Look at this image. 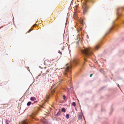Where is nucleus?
Wrapping results in <instances>:
<instances>
[{
    "label": "nucleus",
    "mask_w": 124,
    "mask_h": 124,
    "mask_svg": "<svg viewBox=\"0 0 124 124\" xmlns=\"http://www.w3.org/2000/svg\"><path fill=\"white\" fill-rule=\"evenodd\" d=\"M82 53L86 57H89V56L93 54L91 48L90 47L86 48L81 50Z\"/></svg>",
    "instance_id": "nucleus-1"
},
{
    "label": "nucleus",
    "mask_w": 124,
    "mask_h": 124,
    "mask_svg": "<svg viewBox=\"0 0 124 124\" xmlns=\"http://www.w3.org/2000/svg\"><path fill=\"white\" fill-rule=\"evenodd\" d=\"M71 68V67L69 66L67 67L65 69L66 71V72L70 71V69Z\"/></svg>",
    "instance_id": "nucleus-2"
},
{
    "label": "nucleus",
    "mask_w": 124,
    "mask_h": 124,
    "mask_svg": "<svg viewBox=\"0 0 124 124\" xmlns=\"http://www.w3.org/2000/svg\"><path fill=\"white\" fill-rule=\"evenodd\" d=\"M87 8L86 7L85 8H84L83 12L84 14H85L87 12Z\"/></svg>",
    "instance_id": "nucleus-3"
},
{
    "label": "nucleus",
    "mask_w": 124,
    "mask_h": 124,
    "mask_svg": "<svg viewBox=\"0 0 124 124\" xmlns=\"http://www.w3.org/2000/svg\"><path fill=\"white\" fill-rule=\"evenodd\" d=\"M82 114H79L78 115V119H81L82 118Z\"/></svg>",
    "instance_id": "nucleus-4"
},
{
    "label": "nucleus",
    "mask_w": 124,
    "mask_h": 124,
    "mask_svg": "<svg viewBox=\"0 0 124 124\" xmlns=\"http://www.w3.org/2000/svg\"><path fill=\"white\" fill-rule=\"evenodd\" d=\"M100 47L99 45H96L95 46L94 48V50H97Z\"/></svg>",
    "instance_id": "nucleus-5"
},
{
    "label": "nucleus",
    "mask_w": 124,
    "mask_h": 124,
    "mask_svg": "<svg viewBox=\"0 0 124 124\" xmlns=\"http://www.w3.org/2000/svg\"><path fill=\"white\" fill-rule=\"evenodd\" d=\"M27 123L25 120L23 121H22L21 123H20V124H27Z\"/></svg>",
    "instance_id": "nucleus-6"
},
{
    "label": "nucleus",
    "mask_w": 124,
    "mask_h": 124,
    "mask_svg": "<svg viewBox=\"0 0 124 124\" xmlns=\"http://www.w3.org/2000/svg\"><path fill=\"white\" fill-rule=\"evenodd\" d=\"M60 114V110L59 109V111L57 113V114L56 115V116H59Z\"/></svg>",
    "instance_id": "nucleus-7"
},
{
    "label": "nucleus",
    "mask_w": 124,
    "mask_h": 124,
    "mask_svg": "<svg viewBox=\"0 0 124 124\" xmlns=\"http://www.w3.org/2000/svg\"><path fill=\"white\" fill-rule=\"evenodd\" d=\"M72 62L74 63L75 64H76L77 63V62L76 60L75 59H74L72 61Z\"/></svg>",
    "instance_id": "nucleus-8"
},
{
    "label": "nucleus",
    "mask_w": 124,
    "mask_h": 124,
    "mask_svg": "<svg viewBox=\"0 0 124 124\" xmlns=\"http://www.w3.org/2000/svg\"><path fill=\"white\" fill-rule=\"evenodd\" d=\"M62 111L63 112H66V109L64 108H63L62 110Z\"/></svg>",
    "instance_id": "nucleus-9"
},
{
    "label": "nucleus",
    "mask_w": 124,
    "mask_h": 124,
    "mask_svg": "<svg viewBox=\"0 0 124 124\" xmlns=\"http://www.w3.org/2000/svg\"><path fill=\"white\" fill-rule=\"evenodd\" d=\"M49 72V71L48 70H46V72L45 73L43 74L44 75L45 74V75L47 73V72ZM45 77H46L45 75V78H46Z\"/></svg>",
    "instance_id": "nucleus-10"
},
{
    "label": "nucleus",
    "mask_w": 124,
    "mask_h": 124,
    "mask_svg": "<svg viewBox=\"0 0 124 124\" xmlns=\"http://www.w3.org/2000/svg\"><path fill=\"white\" fill-rule=\"evenodd\" d=\"M30 99L31 101H33L35 100V98L34 97H31Z\"/></svg>",
    "instance_id": "nucleus-11"
},
{
    "label": "nucleus",
    "mask_w": 124,
    "mask_h": 124,
    "mask_svg": "<svg viewBox=\"0 0 124 124\" xmlns=\"http://www.w3.org/2000/svg\"><path fill=\"white\" fill-rule=\"evenodd\" d=\"M69 114H67L66 115V117L67 119H68L69 117Z\"/></svg>",
    "instance_id": "nucleus-12"
},
{
    "label": "nucleus",
    "mask_w": 124,
    "mask_h": 124,
    "mask_svg": "<svg viewBox=\"0 0 124 124\" xmlns=\"http://www.w3.org/2000/svg\"><path fill=\"white\" fill-rule=\"evenodd\" d=\"M49 61H47V60H46L45 61V64L48 65V64L47 63V62H48Z\"/></svg>",
    "instance_id": "nucleus-13"
},
{
    "label": "nucleus",
    "mask_w": 124,
    "mask_h": 124,
    "mask_svg": "<svg viewBox=\"0 0 124 124\" xmlns=\"http://www.w3.org/2000/svg\"><path fill=\"white\" fill-rule=\"evenodd\" d=\"M31 102L30 101L27 104V105L28 106H29L31 104Z\"/></svg>",
    "instance_id": "nucleus-14"
},
{
    "label": "nucleus",
    "mask_w": 124,
    "mask_h": 124,
    "mask_svg": "<svg viewBox=\"0 0 124 124\" xmlns=\"http://www.w3.org/2000/svg\"><path fill=\"white\" fill-rule=\"evenodd\" d=\"M72 105H73L74 107L76 106V104L74 102H73Z\"/></svg>",
    "instance_id": "nucleus-15"
},
{
    "label": "nucleus",
    "mask_w": 124,
    "mask_h": 124,
    "mask_svg": "<svg viewBox=\"0 0 124 124\" xmlns=\"http://www.w3.org/2000/svg\"><path fill=\"white\" fill-rule=\"evenodd\" d=\"M78 30L79 31H81L82 30V28H80L79 29H78Z\"/></svg>",
    "instance_id": "nucleus-16"
},
{
    "label": "nucleus",
    "mask_w": 124,
    "mask_h": 124,
    "mask_svg": "<svg viewBox=\"0 0 124 124\" xmlns=\"http://www.w3.org/2000/svg\"><path fill=\"white\" fill-rule=\"evenodd\" d=\"M63 99L65 100V96L64 95H63Z\"/></svg>",
    "instance_id": "nucleus-17"
},
{
    "label": "nucleus",
    "mask_w": 124,
    "mask_h": 124,
    "mask_svg": "<svg viewBox=\"0 0 124 124\" xmlns=\"http://www.w3.org/2000/svg\"><path fill=\"white\" fill-rule=\"evenodd\" d=\"M58 53H60V54H61V55L62 54V53L61 52H60V51H59V52H58Z\"/></svg>",
    "instance_id": "nucleus-18"
},
{
    "label": "nucleus",
    "mask_w": 124,
    "mask_h": 124,
    "mask_svg": "<svg viewBox=\"0 0 124 124\" xmlns=\"http://www.w3.org/2000/svg\"><path fill=\"white\" fill-rule=\"evenodd\" d=\"M93 75V74H91V75H90V77H91Z\"/></svg>",
    "instance_id": "nucleus-19"
},
{
    "label": "nucleus",
    "mask_w": 124,
    "mask_h": 124,
    "mask_svg": "<svg viewBox=\"0 0 124 124\" xmlns=\"http://www.w3.org/2000/svg\"><path fill=\"white\" fill-rule=\"evenodd\" d=\"M32 30H31V29H30L29 31V32H30V31H31Z\"/></svg>",
    "instance_id": "nucleus-20"
},
{
    "label": "nucleus",
    "mask_w": 124,
    "mask_h": 124,
    "mask_svg": "<svg viewBox=\"0 0 124 124\" xmlns=\"http://www.w3.org/2000/svg\"><path fill=\"white\" fill-rule=\"evenodd\" d=\"M87 37L88 38H89V37L88 36V35H87Z\"/></svg>",
    "instance_id": "nucleus-21"
},
{
    "label": "nucleus",
    "mask_w": 124,
    "mask_h": 124,
    "mask_svg": "<svg viewBox=\"0 0 124 124\" xmlns=\"http://www.w3.org/2000/svg\"><path fill=\"white\" fill-rule=\"evenodd\" d=\"M3 27V26L2 27H0V29L1 28H2Z\"/></svg>",
    "instance_id": "nucleus-22"
},
{
    "label": "nucleus",
    "mask_w": 124,
    "mask_h": 124,
    "mask_svg": "<svg viewBox=\"0 0 124 124\" xmlns=\"http://www.w3.org/2000/svg\"><path fill=\"white\" fill-rule=\"evenodd\" d=\"M6 124H8V123H6Z\"/></svg>",
    "instance_id": "nucleus-23"
},
{
    "label": "nucleus",
    "mask_w": 124,
    "mask_h": 124,
    "mask_svg": "<svg viewBox=\"0 0 124 124\" xmlns=\"http://www.w3.org/2000/svg\"><path fill=\"white\" fill-rule=\"evenodd\" d=\"M84 60H85V61H86V60L85 58H84Z\"/></svg>",
    "instance_id": "nucleus-24"
},
{
    "label": "nucleus",
    "mask_w": 124,
    "mask_h": 124,
    "mask_svg": "<svg viewBox=\"0 0 124 124\" xmlns=\"http://www.w3.org/2000/svg\"><path fill=\"white\" fill-rule=\"evenodd\" d=\"M33 28V27H32L31 28Z\"/></svg>",
    "instance_id": "nucleus-25"
},
{
    "label": "nucleus",
    "mask_w": 124,
    "mask_h": 124,
    "mask_svg": "<svg viewBox=\"0 0 124 124\" xmlns=\"http://www.w3.org/2000/svg\"><path fill=\"white\" fill-rule=\"evenodd\" d=\"M118 86L119 87V85L118 84Z\"/></svg>",
    "instance_id": "nucleus-26"
}]
</instances>
